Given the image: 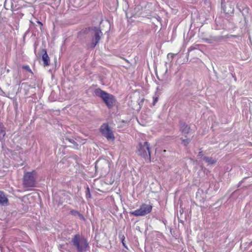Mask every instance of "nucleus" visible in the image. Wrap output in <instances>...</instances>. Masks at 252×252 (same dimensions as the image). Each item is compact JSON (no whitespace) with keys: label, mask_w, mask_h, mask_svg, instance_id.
I'll return each mask as SVG.
<instances>
[{"label":"nucleus","mask_w":252,"mask_h":252,"mask_svg":"<svg viewBox=\"0 0 252 252\" xmlns=\"http://www.w3.org/2000/svg\"><path fill=\"white\" fill-rule=\"evenodd\" d=\"M71 243L78 252H86L89 250L90 248L87 239L79 234H75L72 237Z\"/></svg>","instance_id":"f257e3e1"},{"label":"nucleus","mask_w":252,"mask_h":252,"mask_svg":"<svg viewBox=\"0 0 252 252\" xmlns=\"http://www.w3.org/2000/svg\"><path fill=\"white\" fill-rule=\"evenodd\" d=\"M94 93L96 96L100 97L103 100L108 108H112L115 106L116 100L115 96L112 94L102 90L100 88L95 89Z\"/></svg>","instance_id":"f03ea898"},{"label":"nucleus","mask_w":252,"mask_h":252,"mask_svg":"<svg viewBox=\"0 0 252 252\" xmlns=\"http://www.w3.org/2000/svg\"><path fill=\"white\" fill-rule=\"evenodd\" d=\"M37 172L33 170L31 172H25L23 177V185L25 188L35 186Z\"/></svg>","instance_id":"7ed1b4c3"},{"label":"nucleus","mask_w":252,"mask_h":252,"mask_svg":"<svg viewBox=\"0 0 252 252\" xmlns=\"http://www.w3.org/2000/svg\"><path fill=\"white\" fill-rule=\"evenodd\" d=\"M150 144L148 142H140L137 147V152L138 155L146 158L148 157L149 161H151V151Z\"/></svg>","instance_id":"20e7f679"},{"label":"nucleus","mask_w":252,"mask_h":252,"mask_svg":"<svg viewBox=\"0 0 252 252\" xmlns=\"http://www.w3.org/2000/svg\"><path fill=\"white\" fill-rule=\"evenodd\" d=\"M152 208L151 204L142 203L139 209L130 211L129 214L135 217L145 216L151 212Z\"/></svg>","instance_id":"39448f33"},{"label":"nucleus","mask_w":252,"mask_h":252,"mask_svg":"<svg viewBox=\"0 0 252 252\" xmlns=\"http://www.w3.org/2000/svg\"><path fill=\"white\" fill-rule=\"evenodd\" d=\"M100 131L107 140L114 141L115 140L113 132L108 124L105 123L102 125L100 127Z\"/></svg>","instance_id":"423d86ee"},{"label":"nucleus","mask_w":252,"mask_h":252,"mask_svg":"<svg viewBox=\"0 0 252 252\" xmlns=\"http://www.w3.org/2000/svg\"><path fill=\"white\" fill-rule=\"evenodd\" d=\"M109 165L110 163L108 160L97 161L95 168L100 171L102 174H106L109 171Z\"/></svg>","instance_id":"0eeeda50"},{"label":"nucleus","mask_w":252,"mask_h":252,"mask_svg":"<svg viewBox=\"0 0 252 252\" xmlns=\"http://www.w3.org/2000/svg\"><path fill=\"white\" fill-rule=\"evenodd\" d=\"M102 32L100 30H96L94 32V37L92 38L91 43L88 45V48L94 49L96 44L99 42L100 38Z\"/></svg>","instance_id":"6e6552de"},{"label":"nucleus","mask_w":252,"mask_h":252,"mask_svg":"<svg viewBox=\"0 0 252 252\" xmlns=\"http://www.w3.org/2000/svg\"><path fill=\"white\" fill-rule=\"evenodd\" d=\"M102 32L100 30H96L94 32V37L92 38L91 43L88 45V48L94 49L96 44L99 42L100 38Z\"/></svg>","instance_id":"1a4fd4ad"},{"label":"nucleus","mask_w":252,"mask_h":252,"mask_svg":"<svg viewBox=\"0 0 252 252\" xmlns=\"http://www.w3.org/2000/svg\"><path fill=\"white\" fill-rule=\"evenodd\" d=\"M42 52L43 54L42 56V59L43 61L44 66H49L50 64V58L47 53V51L45 49H43Z\"/></svg>","instance_id":"9d476101"},{"label":"nucleus","mask_w":252,"mask_h":252,"mask_svg":"<svg viewBox=\"0 0 252 252\" xmlns=\"http://www.w3.org/2000/svg\"><path fill=\"white\" fill-rule=\"evenodd\" d=\"M180 129L183 134H187L189 132V127L184 123H180Z\"/></svg>","instance_id":"9b49d317"},{"label":"nucleus","mask_w":252,"mask_h":252,"mask_svg":"<svg viewBox=\"0 0 252 252\" xmlns=\"http://www.w3.org/2000/svg\"><path fill=\"white\" fill-rule=\"evenodd\" d=\"M8 200L3 191H0V204H6Z\"/></svg>","instance_id":"f8f14e48"},{"label":"nucleus","mask_w":252,"mask_h":252,"mask_svg":"<svg viewBox=\"0 0 252 252\" xmlns=\"http://www.w3.org/2000/svg\"><path fill=\"white\" fill-rule=\"evenodd\" d=\"M203 159L209 164H214L216 162V160L212 158L204 157Z\"/></svg>","instance_id":"ddd939ff"},{"label":"nucleus","mask_w":252,"mask_h":252,"mask_svg":"<svg viewBox=\"0 0 252 252\" xmlns=\"http://www.w3.org/2000/svg\"><path fill=\"white\" fill-rule=\"evenodd\" d=\"M70 214L72 216H78L80 219H84V216L79 212L75 210H71L70 211Z\"/></svg>","instance_id":"4468645a"},{"label":"nucleus","mask_w":252,"mask_h":252,"mask_svg":"<svg viewBox=\"0 0 252 252\" xmlns=\"http://www.w3.org/2000/svg\"><path fill=\"white\" fill-rule=\"evenodd\" d=\"M5 134V131L4 129V127L3 124L0 123V136H4Z\"/></svg>","instance_id":"2eb2a0df"},{"label":"nucleus","mask_w":252,"mask_h":252,"mask_svg":"<svg viewBox=\"0 0 252 252\" xmlns=\"http://www.w3.org/2000/svg\"><path fill=\"white\" fill-rule=\"evenodd\" d=\"M158 97H159V94H158L157 93H156L154 96H153V105H155V104H156V103L158 101Z\"/></svg>","instance_id":"dca6fc26"},{"label":"nucleus","mask_w":252,"mask_h":252,"mask_svg":"<svg viewBox=\"0 0 252 252\" xmlns=\"http://www.w3.org/2000/svg\"><path fill=\"white\" fill-rule=\"evenodd\" d=\"M22 68L26 70V71L29 72L31 74H33V72L32 69L30 68V66L28 65H23L22 66Z\"/></svg>","instance_id":"f3484780"},{"label":"nucleus","mask_w":252,"mask_h":252,"mask_svg":"<svg viewBox=\"0 0 252 252\" xmlns=\"http://www.w3.org/2000/svg\"><path fill=\"white\" fill-rule=\"evenodd\" d=\"M189 141H190L189 139H184L182 141V144H183L185 146H186L189 143Z\"/></svg>","instance_id":"a211bd4d"},{"label":"nucleus","mask_w":252,"mask_h":252,"mask_svg":"<svg viewBox=\"0 0 252 252\" xmlns=\"http://www.w3.org/2000/svg\"><path fill=\"white\" fill-rule=\"evenodd\" d=\"M87 192L86 193V196H88L89 197H91V193L90 192V189H89V187L87 188Z\"/></svg>","instance_id":"6ab92c4d"},{"label":"nucleus","mask_w":252,"mask_h":252,"mask_svg":"<svg viewBox=\"0 0 252 252\" xmlns=\"http://www.w3.org/2000/svg\"><path fill=\"white\" fill-rule=\"evenodd\" d=\"M167 57H168V58H173V53H169L167 55Z\"/></svg>","instance_id":"aec40b11"},{"label":"nucleus","mask_w":252,"mask_h":252,"mask_svg":"<svg viewBox=\"0 0 252 252\" xmlns=\"http://www.w3.org/2000/svg\"><path fill=\"white\" fill-rule=\"evenodd\" d=\"M37 22L40 26L41 27L43 26V24L41 22L38 21ZM40 29H41V28H40Z\"/></svg>","instance_id":"412c9836"}]
</instances>
